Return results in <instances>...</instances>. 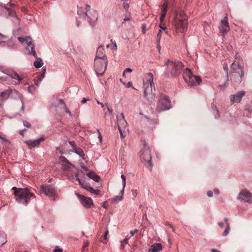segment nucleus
<instances>
[{
	"instance_id": "69168bd1",
	"label": "nucleus",
	"mask_w": 252,
	"mask_h": 252,
	"mask_svg": "<svg viewBox=\"0 0 252 252\" xmlns=\"http://www.w3.org/2000/svg\"><path fill=\"white\" fill-rule=\"evenodd\" d=\"M157 48L158 49L159 51L160 50L161 47L159 45V42H157Z\"/></svg>"
},
{
	"instance_id": "cd10ccee",
	"label": "nucleus",
	"mask_w": 252,
	"mask_h": 252,
	"mask_svg": "<svg viewBox=\"0 0 252 252\" xmlns=\"http://www.w3.org/2000/svg\"><path fill=\"white\" fill-rule=\"evenodd\" d=\"M87 175L90 178V179H93L95 182H98L99 181V177L97 176L94 172L93 171H91L88 172L87 174Z\"/></svg>"
},
{
	"instance_id": "4468645a",
	"label": "nucleus",
	"mask_w": 252,
	"mask_h": 252,
	"mask_svg": "<svg viewBox=\"0 0 252 252\" xmlns=\"http://www.w3.org/2000/svg\"><path fill=\"white\" fill-rule=\"evenodd\" d=\"M219 29L220 32L222 34H226L229 31L230 28L228 21L227 14H226L223 19L221 20Z\"/></svg>"
},
{
	"instance_id": "5fc2aeb1",
	"label": "nucleus",
	"mask_w": 252,
	"mask_h": 252,
	"mask_svg": "<svg viewBox=\"0 0 252 252\" xmlns=\"http://www.w3.org/2000/svg\"><path fill=\"white\" fill-rule=\"evenodd\" d=\"M207 194L210 197H212V196H213V192L212 191H211V190H209V191H207Z\"/></svg>"
},
{
	"instance_id": "c9c22d12",
	"label": "nucleus",
	"mask_w": 252,
	"mask_h": 252,
	"mask_svg": "<svg viewBox=\"0 0 252 252\" xmlns=\"http://www.w3.org/2000/svg\"><path fill=\"white\" fill-rule=\"evenodd\" d=\"M59 161L61 163V164L62 163H64L67 162H69L68 160L64 157L63 156H61L60 157Z\"/></svg>"
},
{
	"instance_id": "a19ab883",
	"label": "nucleus",
	"mask_w": 252,
	"mask_h": 252,
	"mask_svg": "<svg viewBox=\"0 0 252 252\" xmlns=\"http://www.w3.org/2000/svg\"><path fill=\"white\" fill-rule=\"evenodd\" d=\"M97 131L98 134V138L99 139V142H100V143H101L102 141V138L101 135L100 134V132L99 129H97Z\"/></svg>"
},
{
	"instance_id": "3c124183",
	"label": "nucleus",
	"mask_w": 252,
	"mask_h": 252,
	"mask_svg": "<svg viewBox=\"0 0 252 252\" xmlns=\"http://www.w3.org/2000/svg\"><path fill=\"white\" fill-rule=\"evenodd\" d=\"M138 232V230H137V229H135V230H131L130 231V233L131 234L130 237L133 236L135 233H137Z\"/></svg>"
},
{
	"instance_id": "864d4df0",
	"label": "nucleus",
	"mask_w": 252,
	"mask_h": 252,
	"mask_svg": "<svg viewBox=\"0 0 252 252\" xmlns=\"http://www.w3.org/2000/svg\"><path fill=\"white\" fill-rule=\"evenodd\" d=\"M34 88V87L33 86H30L29 87H28V91L30 92V93H32V90Z\"/></svg>"
},
{
	"instance_id": "9d476101",
	"label": "nucleus",
	"mask_w": 252,
	"mask_h": 252,
	"mask_svg": "<svg viewBox=\"0 0 252 252\" xmlns=\"http://www.w3.org/2000/svg\"><path fill=\"white\" fill-rule=\"evenodd\" d=\"M171 107V101L168 97L163 94L158 96L156 111L160 112L169 110Z\"/></svg>"
},
{
	"instance_id": "79ce46f5",
	"label": "nucleus",
	"mask_w": 252,
	"mask_h": 252,
	"mask_svg": "<svg viewBox=\"0 0 252 252\" xmlns=\"http://www.w3.org/2000/svg\"><path fill=\"white\" fill-rule=\"evenodd\" d=\"M64 108L65 111L67 113H68L70 117H71L72 116L71 113L70 111L68 109V108H67L66 105H64Z\"/></svg>"
},
{
	"instance_id": "58836bf2",
	"label": "nucleus",
	"mask_w": 252,
	"mask_h": 252,
	"mask_svg": "<svg viewBox=\"0 0 252 252\" xmlns=\"http://www.w3.org/2000/svg\"><path fill=\"white\" fill-rule=\"evenodd\" d=\"M108 230L106 229L104 235V240H102V242L103 243H106V240H107V235L108 234Z\"/></svg>"
},
{
	"instance_id": "e2e57ef3",
	"label": "nucleus",
	"mask_w": 252,
	"mask_h": 252,
	"mask_svg": "<svg viewBox=\"0 0 252 252\" xmlns=\"http://www.w3.org/2000/svg\"><path fill=\"white\" fill-rule=\"evenodd\" d=\"M166 225L169 226L170 228H171L172 229L173 231H174V228L171 224H170L169 222H168V223H167Z\"/></svg>"
},
{
	"instance_id": "37998d69",
	"label": "nucleus",
	"mask_w": 252,
	"mask_h": 252,
	"mask_svg": "<svg viewBox=\"0 0 252 252\" xmlns=\"http://www.w3.org/2000/svg\"><path fill=\"white\" fill-rule=\"evenodd\" d=\"M7 69L5 68L4 66L2 65H0V71L2 73L5 74V72L6 71Z\"/></svg>"
},
{
	"instance_id": "09e8293b",
	"label": "nucleus",
	"mask_w": 252,
	"mask_h": 252,
	"mask_svg": "<svg viewBox=\"0 0 252 252\" xmlns=\"http://www.w3.org/2000/svg\"><path fill=\"white\" fill-rule=\"evenodd\" d=\"M54 252H63V250L62 249L59 248L58 247H56V248L53 251Z\"/></svg>"
},
{
	"instance_id": "e433bc0d",
	"label": "nucleus",
	"mask_w": 252,
	"mask_h": 252,
	"mask_svg": "<svg viewBox=\"0 0 252 252\" xmlns=\"http://www.w3.org/2000/svg\"><path fill=\"white\" fill-rule=\"evenodd\" d=\"M161 30H159L157 36V42H160V40L161 37Z\"/></svg>"
},
{
	"instance_id": "4be33fe9",
	"label": "nucleus",
	"mask_w": 252,
	"mask_h": 252,
	"mask_svg": "<svg viewBox=\"0 0 252 252\" xmlns=\"http://www.w3.org/2000/svg\"><path fill=\"white\" fill-rule=\"evenodd\" d=\"M95 59H99L101 60H103L104 59H107L104 53V48L102 46H100L98 47Z\"/></svg>"
},
{
	"instance_id": "c756f323",
	"label": "nucleus",
	"mask_w": 252,
	"mask_h": 252,
	"mask_svg": "<svg viewBox=\"0 0 252 252\" xmlns=\"http://www.w3.org/2000/svg\"><path fill=\"white\" fill-rule=\"evenodd\" d=\"M36 60L33 63V65L35 68H38L43 65L42 60L40 58H35Z\"/></svg>"
},
{
	"instance_id": "6ab92c4d",
	"label": "nucleus",
	"mask_w": 252,
	"mask_h": 252,
	"mask_svg": "<svg viewBox=\"0 0 252 252\" xmlns=\"http://www.w3.org/2000/svg\"><path fill=\"white\" fill-rule=\"evenodd\" d=\"M245 92L244 91H241L235 94H232L230 96V100L232 103H239L243 96L245 95Z\"/></svg>"
},
{
	"instance_id": "f257e3e1",
	"label": "nucleus",
	"mask_w": 252,
	"mask_h": 252,
	"mask_svg": "<svg viewBox=\"0 0 252 252\" xmlns=\"http://www.w3.org/2000/svg\"><path fill=\"white\" fill-rule=\"evenodd\" d=\"M143 88L145 98L149 102H152L155 96V91L153 82V75L149 72L144 75L143 78Z\"/></svg>"
},
{
	"instance_id": "f8f14e48",
	"label": "nucleus",
	"mask_w": 252,
	"mask_h": 252,
	"mask_svg": "<svg viewBox=\"0 0 252 252\" xmlns=\"http://www.w3.org/2000/svg\"><path fill=\"white\" fill-rule=\"evenodd\" d=\"M19 93L15 89L5 90L0 94V107L3 105V101L9 97H14L16 96H20Z\"/></svg>"
},
{
	"instance_id": "473e14b6",
	"label": "nucleus",
	"mask_w": 252,
	"mask_h": 252,
	"mask_svg": "<svg viewBox=\"0 0 252 252\" xmlns=\"http://www.w3.org/2000/svg\"><path fill=\"white\" fill-rule=\"evenodd\" d=\"M6 242V235L4 232H2L0 235V245L2 246Z\"/></svg>"
},
{
	"instance_id": "f03ea898",
	"label": "nucleus",
	"mask_w": 252,
	"mask_h": 252,
	"mask_svg": "<svg viewBox=\"0 0 252 252\" xmlns=\"http://www.w3.org/2000/svg\"><path fill=\"white\" fill-rule=\"evenodd\" d=\"M77 13L81 20L85 19L91 25L94 24L97 20L98 15L95 10L91 9L89 5L83 7H78Z\"/></svg>"
},
{
	"instance_id": "c03bdc74",
	"label": "nucleus",
	"mask_w": 252,
	"mask_h": 252,
	"mask_svg": "<svg viewBox=\"0 0 252 252\" xmlns=\"http://www.w3.org/2000/svg\"><path fill=\"white\" fill-rule=\"evenodd\" d=\"M97 104H100L102 108L104 107L105 105L103 103L100 102L98 100H97ZM105 105L107 106L108 110L109 111L108 105L107 104H106Z\"/></svg>"
},
{
	"instance_id": "72a5a7b5",
	"label": "nucleus",
	"mask_w": 252,
	"mask_h": 252,
	"mask_svg": "<svg viewBox=\"0 0 252 252\" xmlns=\"http://www.w3.org/2000/svg\"><path fill=\"white\" fill-rule=\"evenodd\" d=\"M130 236H129L128 235L126 236L125 239L121 241V248L124 249L125 245L128 243V241L129 239H130Z\"/></svg>"
},
{
	"instance_id": "49530a36",
	"label": "nucleus",
	"mask_w": 252,
	"mask_h": 252,
	"mask_svg": "<svg viewBox=\"0 0 252 252\" xmlns=\"http://www.w3.org/2000/svg\"><path fill=\"white\" fill-rule=\"evenodd\" d=\"M89 245V243L88 242H86L84 243L83 247V251H85L86 248H87Z\"/></svg>"
},
{
	"instance_id": "6e6d98bb",
	"label": "nucleus",
	"mask_w": 252,
	"mask_h": 252,
	"mask_svg": "<svg viewBox=\"0 0 252 252\" xmlns=\"http://www.w3.org/2000/svg\"><path fill=\"white\" fill-rule=\"evenodd\" d=\"M8 46L12 47L14 45L13 44V41L12 40H9L8 42Z\"/></svg>"
},
{
	"instance_id": "aec40b11",
	"label": "nucleus",
	"mask_w": 252,
	"mask_h": 252,
	"mask_svg": "<svg viewBox=\"0 0 252 252\" xmlns=\"http://www.w3.org/2000/svg\"><path fill=\"white\" fill-rule=\"evenodd\" d=\"M5 74L7 75L12 79H16L20 82L22 80L23 77L20 76L19 74L13 70L7 69Z\"/></svg>"
},
{
	"instance_id": "338daca9",
	"label": "nucleus",
	"mask_w": 252,
	"mask_h": 252,
	"mask_svg": "<svg viewBox=\"0 0 252 252\" xmlns=\"http://www.w3.org/2000/svg\"><path fill=\"white\" fill-rule=\"evenodd\" d=\"M214 192L217 194H219L220 193V191L218 189H214Z\"/></svg>"
},
{
	"instance_id": "393cba45",
	"label": "nucleus",
	"mask_w": 252,
	"mask_h": 252,
	"mask_svg": "<svg viewBox=\"0 0 252 252\" xmlns=\"http://www.w3.org/2000/svg\"><path fill=\"white\" fill-rule=\"evenodd\" d=\"M46 73V69L45 68H43L42 70V72L41 74L38 76H37L36 78L34 79V82L35 83V84L36 86H38L41 80L43 79L45 76V74Z\"/></svg>"
},
{
	"instance_id": "0e129e2a",
	"label": "nucleus",
	"mask_w": 252,
	"mask_h": 252,
	"mask_svg": "<svg viewBox=\"0 0 252 252\" xmlns=\"http://www.w3.org/2000/svg\"><path fill=\"white\" fill-rule=\"evenodd\" d=\"M142 28L143 32L144 33L145 32V28H146L145 25H143Z\"/></svg>"
},
{
	"instance_id": "13d9d810",
	"label": "nucleus",
	"mask_w": 252,
	"mask_h": 252,
	"mask_svg": "<svg viewBox=\"0 0 252 252\" xmlns=\"http://www.w3.org/2000/svg\"><path fill=\"white\" fill-rule=\"evenodd\" d=\"M130 19H131L130 16H126L124 19V21H129L130 20Z\"/></svg>"
},
{
	"instance_id": "f3484780",
	"label": "nucleus",
	"mask_w": 252,
	"mask_h": 252,
	"mask_svg": "<svg viewBox=\"0 0 252 252\" xmlns=\"http://www.w3.org/2000/svg\"><path fill=\"white\" fill-rule=\"evenodd\" d=\"M77 196L79 198L81 204L85 208H90L93 205L92 199L90 197H87L84 195L77 194Z\"/></svg>"
},
{
	"instance_id": "de8ad7c7",
	"label": "nucleus",
	"mask_w": 252,
	"mask_h": 252,
	"mask_svg": "<svg viewBox=\"0 0 252 252\" xmlns=\"http://www.w3.org/2000/svg\"><path fill=\"white\" fill-rule=\"evenodd\" d=\"M212 109H213L214 110H215L217 113V115H218V117H220V115H219V111L218 110V109H217V107L215 105H213L212 107Z\"/></svg>"
},
{
	"instance_id": "c85d7f7f",
	"label": "nucleus",
	"mask_w": 252,
	"mask_h": 252,
	"mask_svg": "<svg viewBox=\"0 0 252 252\" xmlns=\"http://www.w3.org/2000/svg\"><path fill=\"white\" fill-rule=\"evenodd\" d=\"M224 222L226 224V228L225 229V230L224 231L223 233H222V236H226V235H228V234L229 233V230H230V225H229V223L228 222V220L227 218H225L224 219Z\"/></svg>"
},
{
	"instance_id": "1a4fd4ad",
	"label": "nucleus",
	"mask_w": 252,
	"mask_h": 252,
	"mask_svg": "<svg viewBox=\"0 0 252 252\" xmlns=\"http://www.w3.org/2000/svg\"><path fill=\"white\" fill-rule=\"evenodd\" d=\"M18 39L22 44L26 45V50L29 55H32L34 58H37L35 46L32 43V39L30 36L18 37Z\"/></svg>"
},
{
	"instance_id": "dca6fc26",
	"label": "nucleus",
	"mask_w": 252,
	"mask_h": 252,
	"mask_svg": "<svg viewBox=\"0 0 252 252\" xmlns=\"http://www.w3.org/2000/svg\"><path fill=\"white\" fill-rule=\"evenodd\" d=\"M41 189L42 192L50 197H55L56 196L55 188L50 186H42Z\"/></svg>"
},
{
	"instance_id": "5701e85b",
	"label": "nucleus",
	"mask_w": 252,
	"mask_h": 252,
	"mask_svg": "<svg viewBox=\"0 0 252 252\" xmlns=\"http://www.w3.org/2000/svg\"><path fill=\"white\" fill-rule=\"evenodd\" d=\"M44 140V138L41 137L39 139L34 140H28L26 141V143L29 146V147L31 148H34L35 147L38 146L40 143Z\"/></svg>"
},
{
	"instance_id": "7c9ffc66",
	"label": "nucleus",
	"mask_w": 252,
	"mask_h": 252,
	"mask_svg": "<svg viewBox=\"0 0 252 252\" xmlns=\"http://www.w3.org/2000/svg\"><path fill=\"white\" fill-rule=\"evenodd\" d=\"M73 152L78 155L80 157H82L83 158V160H85L84 158V151L80 148H75L73 150Z\"/></svg>"
},
{
	"instance_id": "f704fd0d",
	"label": "nucleus",
	"mask_w": 252,
	"mask_h": 252,
	"mask_svg": "<svg viewBox=\"0 0 252 252\" xmlns=\"http://www.w3.org/2000/svg\"><path fill=\"white\" fill-rule=\"evenodd\" d=\"M87 190L91 192V193H93L96 195H98L99 192V191L98 189H94V188L90 187V186L87 188Z\"/></svg>"
},
{
	"instance_id": "39448f33",
	"label": "nucleus",
	"mask_w": 252,
	"mask_h": 252,
	"mask_svg": "<svg viewBox=\"0 0 252 252\" xmlns=\"http://www.w3.org/2000/svg\"><path fill=\"white\" fill-rule=\"evenodd\" d=\"M165 64L167 66L165 74L168 77L176 76L182 71L183 63L181 62L167 60Z\"/></svg>"
},
{
	"instance_id": "774afa93",
	"label": "nucleus",
	"mask_w": 252,
	"mask_h": 252,
	"mask_svg": "<svg viewBox=\"0 0 252 252\" xmlns=\"http://www.w3.org/2000/svg\"><path fill=\"white\" fill-rule=\"evenodd\" d=\"M59 101H60V103H61V104H63V106H64V105H65V103H64V101H63V100H62V99H60V100H59Z\"/></svg>"
},
{
	"instance_id": "412c9836",
	"label": "nucleus",
	"mask_w": 252,
	"mask_h": 252,
	"mask_svg": "<svg viewBox=\"0 0 252 252\" xmlns=\"http://www.w3.org/2000/svg\"><path fill=\"white\" fill-rule=\"evenodd\" d=\"M163 248V246L159 243H155L151 245L148 252H160Z\"/></svg>"
},
{
	"instance_id": "0eeeda50",
	"label": "nucleus",
	"mask_w": 252,
	"mask_h": 252,
	"mask_svg": "<svg viewBox=\"0 0 252 252\" xmlns=\"http://www.w3.org/2000/svg\"><path fill=\"white\" fill-rule=\"evenodd\" d=\"M142 142L144 147L139 152L140 159L145 165L151 166L152 157L150 150L145 140H143Z\"/></svg>"
},
{
	"instance_id": "603ef678",
	"label": "nucleus",
	"mask_w": 252,
	"mask_h": 252,
	"mask_svg": "<svg viewBox=\"0 0 252 252\" xmlns=\"http://www.w3.org/2000/svg\"><path fill=\"white\" fill-rule=\"evenodd\" d=\"M14 22H15V24H19V19L17 17L15 16L14 18Z\"/></svg>"
},
{
	"instance_id": "052dcab7",
	"label": "nucleus",
	"mask_w": 252,
	"mask_h": 252,
	"mask_svg": "<svg viewBox=\"0 0 252 252\" xmlns=\"http://www.w3.org/2000/svg\"><path fill=\"white\" fill-rule=\"evenodd\" d=\"M132 86V84L131 82H128L126 85V87L127 88L131 87Z\"/></svg>"
},
{
	"instance_id": "ddd939ff",
	"label": "nucleus",
	"mask_w": 252,
	"mask_h": 252,
	"mask_svg": "<svg viewBox=\"0 0 252 252\" xmlns=\"http://www.w3.org/2000/svg\"><path fill=\"white\" fill-rule=\"evenodd\" d=\"M117 125L121 134V137L124 138V135L123 133H125L126 131L127 130L126 127L127 123L125 119L124 115L123 113H121L120 116L117 117Z\"/></svg>"
},
{
	"instance_id": "a878e982",
	"label": "nucleus",
	"mask_w": 252,
	"mask_h": 252,
	"mask_svg": "<svg viewBox=\"0 0 252 252\" xmlns=\"http://www.w3.org/2000/svg\"><path fill=\"white\" fill-rule=\"evenodd\" d=\"M62 168L65 172H69L72 170V169L74 168V165L70 163L69 162H67L64 163L62 164Z\"/></svg>"
},
{
	"instance_id": "6e6552de",
	"label": "nucleus",
	"mask_w": 252,
	"mask_h": 252,
	"mask_svg": "<svg viewBox=\"0 0 252 252\" xmlns=\"http://www.w3.org/2000/svg\"><path fill=\"white\" fill-rule=\"evenodd\" d=\"M183 77L185 81L189 86L199 85L202 81L201 78L198 76L194 75L190 70L186 68L183 73Z\"/></svg>"
},
{
	"instance_id": "ea45409f",
	"label": "nucleus",
	"mask_w": 252,
	"mask_h": 252,
	"mask_svg": "<svg viewBox=\"0 0 252 252\" xmlns=\"http://www.w3.org/2000/svg\"><path fill=\"white\" fill-rule=\"evenodd\" d=\"M129 3L127 2L126 1H124L123 3V7L126 10H127L129 8Z\"/></svg>"
},
{
	"instance_id": "7ed1b4c3",
	"label": "nucleus",
	"mask_w": 252,
	"mask_h": 252,
	"mask_svg": "<svg viewBox=\"0 0 252 252\" xmlns=\"http://www.w3.org/2000/svg\"><path fill=\"white\" fill-rule=\"evenodd\" d=\"M12 189L14 191L16 200L21 204H27L32 197H34V194L27 188L13 187Z\"/></svg>"
},
{
	"instance_id": "b1692460",
	"label": "nucleus",
	"mask_w": 252,
	"mask_h": 252,
	"mask_svg": "<svg viewBox=\"0 0 252 252\" xmlns=\"http://www.w3.org/2000/svg\"><path fill=\"white\" fill-rule=\"evenodd\" d=\"M168 9V2L165 0L161 7V14L160 17V22L162 23L164 20V17L166 16Z\"/></svg>"
},
{
	"instance_id": "4c0bfd02",
	"label": "nucleus",
	"mask_w": 252,
	"mask_h": 252,
	"mask_svg": "<svg viewBox=\"0 0 252 252\" xmlns=\"http://www.w3.org/2000/svg\"><path fill=\"white\" fill-rule=\"evenodd\" d=\"M159 28H160V30H162L165 31V32L166 33H168V31L166 30V27L164 24H161L159 25Z\"/></svg>"
},
{
	"instance_id": "8fccbe9b",
	"label": "nucleus",
	"mask_w": 252,
	"mask_h": 252,
	"mask_svg": "<svg viewBox=\"0 0 252 252\" xmlns=\"http://www.w3.org/2000/svg\"><path fill=\"white\" fill-rule=\"evenodd\" d=\"M23 124L25 126L27 127H30L31 126V124L27 121H24Z\"/></svg>"
},
{
	"instance_id": "bf43d9fd",
	"label": "nucleus",
	"mask_w": 252,
	"mask_h": 252,
	"mask_svg": "<svg viewBox=\"0 0 252 252\" xmlns=\"http://www.w3.org/2000/svg\"><path fill=\"white\" fill-rule=\"evenodd\" d=\"M218 224L220 228H222L224 226V223L223 222H219Z\"/></svg>"
},
{
	"instance_id": "423d86ee",
	"label": "nucleus",
	"mask_w": 252,
	"mask_h": 252,
	"mask_svg": "<svg viewBox=\"0 0 252 252\" xmlns=\"http://www.w3.org/2000/svg\"><path fill=\"white\" fill-rule=\"evenodd\" d=\"M230 79L234 83H239L242 80L244 75V67L238 63L234 62L231 65Z\"/></svg>"
},
{
	"instance_id": "4d7b16f0",
	"label": "nucleus",
	"mask_w": 252,
	"mask_h": 252,
	"mask_svg": "<svg viewBox=\"0 0 252 252\" xmlns=\"http://www.w3.org/2000/svg\"><path fill=\"white\" fill-rule=\"evenodd\" d=\"M88 100H89V98H86L84 97L82 99L81 102L84 104V103H86Z\"/></svg>"
},
{
	"instance_id": "9b49d317",
	"label": "nucleus",
	"mask_w": 252,
	"mask_h": 252,
	"mask_svg": "<svg viewBox=\"0 0 252 252\" xmlns=\"http://www.w3.org/2000/svg\"><path fill=\"white\" fill-rule=\"evenodd\" d=\"M107 64V59H104L103 60L99 59H95L94 69L96 74L102 75L105 72Z\"/></svg>"
},
{
	"instance_id": "20e7f679",
	"label": "nucleus",
	"mask_w": 252,
	"mask_h": 252,
	"mask_svg": "<svg viewBox=\"0 0 252 252\" xmlns=\"http://www.w3.org/2000/svg\"><path fill=\"white\" fill-rule=\"evenodd\" d=\"M188 18L184 12L176 14L174 19V26L176 33H184L188 30Z\"/></svg>"
},
{
	"instance_id": "bb28decb",
	"label": "nucleus",
	"mask_w": 252,
	"mask_h": 252,
	"mask_svg": "<svg viewBox=\"0 0 252 252\" xmlns=\"http://www.w3.org/2000/svg\"><path fill=\"white\" fill-rule=\"evenodd\" d=\"M75 177L76 180L78 181L79 184L80 185V186L82 188L85 189L86 190H87V188L89 187V185H88L87 184H86L84 182L81 181L80 178H79V173H76L75 175Z\"/></svg>"
},
{
	"instance_id": "2f4dec72",
	"label": "nucleus",
	"mask_w": 252,
	"mask_h": 252,
	"mask_svg": "<svg viewBox=\"0 0 252 252\" xmlns=\"http://www.w3.org/2000/svg\"><path fill=\"white\" fill-rule=\"evenodd\" d=\"M107 48H110L113 50H116L117 49V44L115 41H113L112 39L111 40V43L108 44L106 46Z\"/></svg>"
},
{
	"instance_id": "a211bd4d",
	"label": "nucleus",
	"mask_w": 252,
	"mask_h": 252,
	"mask_svg": "<svg viewBox=\"0 0 252 252\" xmlns=\"http://www.w3.org/2000/svg\"><path fill=\"white\" fill-rule=\"evenodd\" d=\"M121 178L122 180L123 189L121 190V196H116L112 199V201L114 203H117L123 199V194L124 193L125 188L126 185V178L124 175H122Z\"/></svg>"
},
{
	"instance_id": "a18cd8bd",
	"label": "nucleus",
	"mask_w": 252,
	"mask_h": 252,
	"mask_svg": "<svg viewBox=\"0 0 252 252\" xmlns=\"http://www.w3.org/2000/svg\"><path fill=\"white\" fill-rule=\"evenodd\" d=\"M132 71V69L130 68H126L123 72V75L125 76V73L126 72H131Z\"/></svg>"
},
{
	"instance_id": "680f3d73",
	"label": "nucleus",
	"mask_w": 252,
	"mask_h": 252,
	"mask_svg": "<svg viewBox=\"0 0 252 252\" xmlns=\"http://www.w3.org/2000/svg\"><path fill=\"white\" fill-rule=\"evenodd\" d=\"M82 169L83 170L82 172H83V171L87 172L88 171V170L87 167H85V166H82Z\"/></svg>"
},
{
	"instance_id": "2eb2a0df",
	"label": "nucleus",
	"mask_w": 252,
	"mask_h": 252,
	"mask_svg": "<svg viewBox=\"0 0 252 252\" xmlns=\"http://www.w3.org/2000/svg\"><path fill=\"white\" fill-rule=\"evenodd\" d=\"M239 198L246 202L252 203V194L246 189L241 191L239 195Z\"/></svg>"
}]
</instances>
